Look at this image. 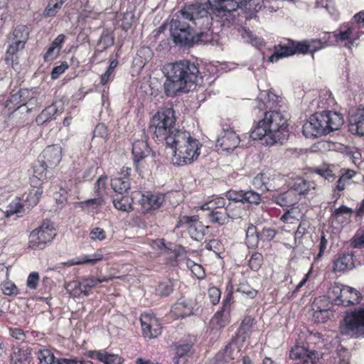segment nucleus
<instances>
[{
  "label": "nucleus",
  "instance_id": "nucleus-1",
  "mask_svg": "<svg viewBox=\"0 0 364 364\" xmlns=\"http://www.w3.org/2000/svg\"><path fill=\"white\" fill-rule=\"evenodd\" d=\"M280 97L272 92L262 91L258 97L257 107L266 110L262 119L250 132L253 140L264 139L267 146L282 144L288 139L289 129L287 119L278 109Z\"/></svg>",
  "mask_w": 364,
  "mask_h": 364
},
{
  "label": "nucleus",
  "instance_id": "nucleus-2",
  "mask_svg": "<svg viewBox=\"0 0 364 364\" xmlns=\"http://www.w3.org/2000/svg\"><path fill=\"white\" fill-rule=\"evenodd\" d=\"M208 9L202 4H191L185 6L173 15L170 33L175 44L193 46V26L200 29L211 27L213 18Z\"/></svg>",
  "mask_w": 364,
  "mask_h": 364
},
{
  "label": "nucleus",
  "instance_id": "nucleus-3",
  "mask_svg": "<svg viewBox=\"0 0 364 364\" xmlns=\"http://www.w3.org/2000/svg\"><path fill=\"white\" fill-rule=\"evenodd\" d=\"M166 81L164 93L168 97H174L179 92H188L193 86L203 82L198 65L184 60L168 64L164 68Z\"/></svg>",
  "mask_w": 364,
  "mask_h": 364
},
{
  "label": "nucleus",
  "instance_id": "nucleus-4",
  "mask_svg": "<svg viewBox=\"0 0 364 364\" xmlns=\"http://www.w3.org/2000/svg\"><path fill=\"white\" fill-rule=\"evenodd\" d=\"M166 146L171 155V163L177 166H182L192 164L200 154L201 144L199 141L193 138L190 132L183 130L179 132Z\"/></svg>",
  "mask_w": 364,
  "mask_h": 364
},
{
  "label": "nucleus",
  "instance_id": "nucleus-5",
  "mask_svg": "<svg viewBox=\"0 0 364 364\" xmlns=\"http://www.w3.org/2000/svg\"><path fill=\"white\" fill-rule=\"evenodd\" d=\"M343 122V116L336 112H316L304 124L302 132L306 138H317L339 129Z\"/></svg>",
  "mask_w": 364,
  "mask_h": 364
},
{
  "label": "nucleus",
  "instance_id": "nucleus-6",
  "mask_svg": "<svg viewBox=\"0 0 364 364\" xmlns=\"http://www.w3.org/2000/svg\"><path fill=\"white\" fill-rule=\"evenodd\" d=\"M175 111L172 107H163L151 119L149 131L159 141L163 142L165 147L183 129L176 127Z\"/></svg>",
  "mask_w": 364,
  "mask_h": 364
},
{
  "label": "nucleus",
  "instance_id": "nucleus-7",
  "mask_svg": "<svg viewBox=\"0 0 364 364\" xmlns=\"http://www.w3.org/2000/svg\"><path fill=\"white\" fill-rule=\"evenodd\" d=\"M255 0H208V10L210 9L215 17L219 18L221 26L229 28L235 20V13L238 8H242ZM209 12V11H208Z\"/></svg>",
  "mask_w": 364,
  "mask_h": 364
},
{
  "label": "nucleus",
  "instance_id": "nucleus-8",
  "mask_svg": "<svg viewBox=\"0 0 364 364\" xmlns=\"http://www.w3.org/2000/svg\"><path fill=\"white\" fill-rule=\"evenodd\" d=\"M360 36L359 24L350 21L341 25L335 31L325 34L322 41L325 43L324 48L343 43L346 48H351Z\"/></svg>",
  "mask_w": 364,
  "mask_h": 364
},
{
  "label": "nucleus",
  "instance_id": "nucleus-9",
  "mask_svg": "<svg viewBox=\"0 0 364 364\" xmlns=\"http://www.w3.org/2000/svg\"><path fill=\"white\" fill-rule=\"evenodd\" d=\"M53 223L48 220L34 229L29 235L28 247L32 250H43L50 242L55 235Z\"/></svg>",
  "mask_w": 364,
  "mask_h": 364
},
{
  "label": "nucleus",
  "instance_id": "nucleus-10",
  "mask_svg": "<svg viewBox=\"0 0 364 364\" xmlns=\"http://www.w3.org/2000/svg\"><path fill=\"white\" fill-rule=\"evenodd\" d=\"M132 154L134 165L138 172H141L146 168L149 159L151 162L154 161L156 156L155 152L149 147L146 139L136 140L132 145Z\"/></svg>",
  "mask_w": 364,
  "mask_h": 364
},
{
  "label": "nucleus",
  "instance_id": "nucleus-11",
  "mask_svg": "<svg viewBox=\"0 0 364 364\" xmlns=\"http://www.w3.org/2000/svg\"><path fill=\"white\" fill-rule=\"evenodd\" d=\"M108 279H109L107 277H103L102 279L91 277L83 279L81 281H71L66 284L65 289L67 293L73 297L79 298L81 296H85L89 294L92 288L100 283L107 282Z\"/></svg>",
  "mask_w": 364,
  "mask_h": 364
},
{
  "label": "nucleus",
  "instance_id": "nucleus-12",
  "mask_svg": "<svg viewBox=\"0 0 364 364\" xmlns=\"http://www.w3.org/2000/svg\"><path fill=\"white\" fill-rule=\"evenodd\" d=\"M186 226L191 237L195 240L200 241L203 239L208 226H205L199 220L198 215H184L179 218L176 228Z\"/></svg>",
  "mask_w": 364,
  "mask_h": 364
},
{
  "label": "nucleus",
  "instance_id": "nucleus-13",
  "mask_svg": "<svg viewBox=\"0 0 364 364\" xmlns=\"http://www.w3.org/2000/svg\"><path fill=\"white\" fill-rule=\"evenodd\" d=\"M232 206L233 204L229 203L225 208L210 211L208 215L210 221L212 223L224 225L229 223L230 219L233 220L240 218V214L234 211Z\"/></svg>",
  "mask_w": 364,
  "mask_h": 364
},
{
  "label": "nucleus",
  "instance_id": "nucleus-14",
  "mask_svg": "<svg viewBox=\"0 0 364 364\" xmlns=\"http://www.w3.org/2000/svg\"><path fill=\"white\" fill-rule=\"evenodd\" d=\"M35 97V92L28 89H21L16 93L11 95L6 102V107L9 109L16 111L22 106L26 105Z\"/></svg>",
  "mask_w": 364,
  "mask_h": 364
},
{
  "label": "nucleus",
  "instance_id": "nucleus-15",
  "mask_svg": "<svg viewBox=\"0 0 364 364\" xmlns=\"http://www.w3.org/2000/svg\"><path fill=\"white\" fill-rule=\"evenodd\" d=\"M240 144V138L231 127H223V132L217 140V146L227 151H233Z\"/></svg>",
  "mask_w": 364,
  "mask_h": 364
},
{
  "label": "nucleus",
  "instance_id": "nucleus-16",
  "mask_svg": "<svg viewBox=\"0 0 364 364\" xmlns=\"http://www.w3.org/2000/svg\"><path fill=\"white\" fill-rule=\"evenodd\" d=\"M137 194L140 196L139 201L145 213L159 209L164 200V197L161 194H154L149 191Z\"/></svg>",
  "mask_w": 364,
  "mask_h": 364
},
{
  "label": "nucleus",
  "instance_id": "nucleus-17",
  "mask_svg": "<svg viewBox=\"0 0 364 364\" xmlns=\"http://www.w3.org/2000/svg\"><path fill=\"white\" fill-rule=\"evenodd\" d=\"M45 162L48 167H55L62 159V148L60 145L53 144L48 146L38 156Z\"/></svg>",
  "mask_w": 364,
  "mask_h": 364
},
{
  "label": "nucleus",
  "instance_id": "nucleus-18",
  "mask_svg": "<svg viewBox=\"0 0 364 364\" xmlns=\"http://www.w3.org/2000/svg\"><path fill=\"white\" fill-rule=\"evenodd\" d=\"M131 171V168L123 167L119 176L111 179V186L115 194H125L130 188L129 175Z\"/></svg>",
  "mask_w": 364,
  "mask_h": 364
},
{
  "label": "nucleus",
  "instance_id": "nucleus-19",
  "mask_svg": "<svg viewBox=\"0 0 364 364\" xmlns=\"http://www.w3.org/2000/svg\"><path fill=\"white\" fill-rule=\"evenodd\" d=\"M355 267L354 255L351 252H339L333 260V271L334 272H344Z\"/></svg>",
  "mask_w": 364,
  "mask_h": 364
},
{
  "label": "nucleus",
  "instance_id": "nucleus-20",
  "mask_svg": "<svg viewBox=\"0 0 364 364\" xmlns=\"http://www.w3.org/2000/svg\"><path fill=\"white\" fill-rule=\"evenodd\" d=\"M290 189L301 199V196L306 197L309 194L314 195L315 193L316 184L314 181L299 177L293 181Z\"/></svg>",
  "mask_w": 364,
  "mask_h": 364
},
{
  "label": "nucleus",
  "instance_id": "nucleus-21",
  "mask_svg": "<svg viewBox=\"0 0 364 364\" xmlns=\"http://www.w3.org/2000/svg\"><path fill=\"white\" fill-rule=\"evenodd\" d=\"M274 176L270 170H263L253 178L252 184L256 189L262 192L271 191L274 188L272 185Z\"/></svg>",
  "mask_w": 364,
  "mask_h": 364
},
{
  "label": "nucleus",
  "instance_id": "nucleus-22",
  "mask_svg": "<svg viewBox=\"0 0 364 364\" xmlns=\"http://www.w3.org/2000/svg\"><path fill=\"white\" fill-rule=\"evenodd\" d=\"M340 326L342 335L350 337H364V320H343Z\"/></svg>",
  "mask_w": 364,
  "mask_h": 364
},
{
  "label": "nucleus",
  "instance_id": "nucleus-23",
  "mask_svg": "<svg viewBox=\"0 0 364 364\" xmlns=\"http://www.w3.org/2000/svg\"><path fill=\"white\" fill-rule=\"evenodd\" d=\"M325 43L322 39H312L311 41H294L293 48L295 50V54H306L308 53H315L324 48Z\"/></svg>",
  "mask_w": 364,
  "mask_h": 364
},
{
  "label": "nucleus",
  "instance_id": "nucleus-24",
  "mask_svg": "<svg viewBox=\"0 0 364 364\" xmlns=\"http://www.w3.org/2000/svg\"><path fill=\"white\" fill-rule=\"evenodd\" d=\"M271 200L273 203L283 208L291 207L296 204L300 200L299 197L290 188L280 193H274Z\"/></svg>",
  "mask_w": 364,
  "mask_h": 364
},
{
  "label": "nucleus",
  "instance_id": "nucleus-25",
  "mask_svg": "<svg viewBox=\"0 0 364 364\" xmlns=\"http://www.w3.org/2000/svg\"><path fill=\"white\" fill-rule=\"evenodd\" d=\"M294 41L287 39V42L283 44H279L275 46L274 52L268 58V61L271 63L277 62L279 59L289 57L295 54V50L293 48Z\"/></svg>",
  "mask_w": 364,
  "mask_h": 364
},
{
  "label": "nucleus",
  "instance_id": "nucleus-26",
  "mask_svg": "<svg viewBox=\"0 0 364 364\" xmlns=\"http://www.w3.org/2000/svg\"><path fill=\"white\" fill-rule=\"evenodd\" d=\"M348 127L353 134H364V108L358 109L350 117Z\"/></svg>",
  "mask_w": 364,
  "mask_h": 364
},
{
  "label": "nucleus",
  "instance_id": "nucleus-27",
  "mask_svg": "<svg viewBox=\"0 0 364 364\" xmlns=\"http://www.w3.org/2000/svg\"><path fill=\"white\" fill-rule=\"evenodd\" d=\"M348 291L347 286L334 282L327 291L328 298L334 304L341 305L343 303V297L346 296Z\"/></svg>",
  "mask_w": 364,
  "mask_h": 364
},
{
  "label": "nucleus",
  "instance_id": "nucleus-28",
  "mask_svg": "<svg viewBox=\"0 0 364 364\" xmlns=\"http://www.w3.org/2000/svg\"><path fill=\"white\" fill-rule=\"evenodd\" d=\"M198 309H194L193 306L185 301H177L174 304L171 310V313L176 318H185L188 316H196V311Z\"/></svg>",
  "mask_w": 364,
  "mask_h": 364
},
{
  "label": "nucleus",
  "instance_id": "nucleus-29",
  "mask_svg": "<svg viewBox=\"0 0 364 364\" xmlns=\"http://www.w3.org/2000/svg\"><path fill=\"white\" fill-rule=\"evenodd\" d=\"M144 337L154 338L161 333V323L159 320H140Z\"/></svg>",
  "mask_w": 364,
  "mask_h": 364
},
{
  "label": "nucleus",
  "instance_id": "nucleus-30",
  "mask_svg": "<svg viewBox=\"0 0 364 364\" xmlns=\"http://www.w3.org/2000/svg\"><path fill=\"white\" fill-rule=\"evenodd\" d=\"M289 357L292 360H301L304 363H308L309 360L313 362V360L315 359L316 352L309 350L303 346H296L290 350Z\"/></svg>",
  "mask_w": 364,
  "mask_h": 364
},
{
  "label": "nucleus",
  "instance_id": "nucleus-31",
  "mask_svg": "<svg viewBox=\"0 0 364 364\" xmlns=\"http://www.w3.org/2000/svg\"><path fill=\"white\" fill-rule=\"evenodd\" d=\"M33 175L31 178V183L33 186H37L38 181L43 182L46 180V173L47 169L50 168L47 165L41 160V158H38V159L33 164Z\"/></svg>",
  "mask_w": 364,
  "mask_h": 364
},
{
  "label": "nucleus",
  "instance_id": "nucleus-32",
  "mask_svg": "<svg viewBox=\"0 0 364 364\" xmlns=\"http://www.w3.org/2000/svg\"><path fill=\"white\" fill-rule=\"evenodd\" d=\"M59 113L57 102H53L46 107L37 116L36 122L38 125H43L45 123L55 119V116Z\"/></svg>",
  "mask_w": 364,
  "mask_h": 364
},
{
  "label": "nucleus",
  "instance_id": "nucleus-33",
  "mask_svg": "<svg viewBox=\"0 0 364 364\" xmlns=\"http://www.w3.org/2000/svg\"><path fill=\"white\" fill-rule=\"evenodd\" d=\"M237 350L235 353L231 344L227 345L225 348L218 352L215 355V364H232L236 359L235 354H237Z\"/></svg>",
  "mask_w": 364,
  "mask_h": 364
},
{
  "label": "nucleus",
  "instance_id": "nucleus-34",
  "mask_svg": "<svg viewBox=\"0 0 364 364\" xmlns=\"http://www.w3.org/2000/svg\"><path fill=\"white\" fill-rule=\"evenodd\" d=\"M112 203L117 210L129 212L133 210V199L125 194H115L112 196Z\"/></svg>",
  "mask_w": 364,
  "mask_h": 364
},
{
  "label": "nucleus",
  "instance_id": "nucleus-35",
  "mask_svg": "<svg viewBox=\"0 0 364 364\" xmlns=\"http://www.w3.org/2000/svg\"><path fill=\"white\" fill-rule=\"evenodd\" d=\"M11 361L13 364H31V350L28 348H14Z\"/></svg>",
  "mask_w": 364,
  "mask_h": 364
},
{
  "label": "nucleus",
  "instance_id": "nucleus-36",
  "mask_svg": "<svg viewBox=\"0 0 364 364\" xmlns=\"http://www.w3.org/2000/svg\"><path fill=\"white\" fill-rule=\"evenodd\" d=\"M9 45L6 51L5 60L8 64H13L18 59L17 53L23 50L25 45L21 43L19 41L18 42H15L9 40Z\"/></svg>",
  "mask_w": 364,
  "mask_h": 364
},
{
  "label": "nucleus",
  "instance_id": "nucleus-37",
  "mask_svg": "<svg viewBox=\"0 0 364 364\" xmlns=\"http://www.w3.org/2000/svg\"><path fill=\"white\" fill-rule=\"evenodd\" d=\"M29 36V28L25 25L17 26L9 38V41L15 42L21 41L23 45L26 44Z\"/></svg>",
  "mask_w": 364,
  "mask_h": 364
},
{
  "label": "nucleus",
  "instance_id": "nucleus-38",
  "mask_svg": "<svg viewBox=\"0 0 364 364\" xmlns=\"http://www.w3.org/2000/svg\"><path fill=\"white\" fill-rule=\"evenodd\" d=\"M105 204L103 196H97L95 198L87 199L77 203V206L82 210L90 212Z\"/></svg>",
  "mask_w": 364,
  "mask_h": 364
},
{
  "label": "nucleus",
  "instance_id": "nucleus-39",
  "mask_svg": "<svg viewBox=\"0 0 364 364\" xmlns=\"http://www.w3.org/2000/svg\"><path fill=\"white\" fill-rule=\"evenodd\" d=\"M26 213V210L23 203L21 202L19 198L16 197L9 204L7 210L4 212V215L6 218H9L15 214L21 216Z\"/></svg>",
  "mask_w": 364,
  "mask_h": 364
},
{
  "label": "nucleus",
  "instance_id": "nucleus-40",
  "mask_svg": "<svg viewBox=\"0 0 364 364\" xmlns=\"http://www.w3.org/2000/svg\"><path fill=\"white\" fill-rule=\"evenodd\" d=\"M38 358L40 364H65L63 360L66 358H56L48 349H41L38 351Z\"/></svg>",
  "mask_w": 364,
  "mask_h": 364
},
{
  "label": "nucleus",
  "instance_id": "nucleus-41",
  "mask_svg": "<svg viewBox=\"0 0 364 364\" xmlns=\"http://www.w3.org/2000/svg\"><path fill=\"white\" fill-rule=\"evenodd\" d=\"M259 240V236L257 227L249 223L246 229V245L249 248L255 247L257 245Z\"/></svg>",
  "mask_w": 364,
  "mask_h": 364
},
{
  "label": "nucleus",
  "instance_id": "nucleus-42",
  "mask_svg": "<svg viewBox=\"0 0 364 364\" xmlns=\"http://www.w3.org/2000/svg\"><path fill=\"white\" fill-rule=\"evenodd\" d=\"M262 202V196L257 191L250 188L248 190H244L242 197V204H250L254 205H258Z\"/></svg>",
  "mask_w": 364,
  "mask_h": 364
},
{
  "label": "nucleus",
  "instance_id": "nucleus-43",
  "mask_svg": "<svg viewBox=\"0 0 364 364\" xmlns=\"http://www.w3.org/2000/svg\"><path fill=\"white\" fill-rule=\"evenodd\" d=\"M347 288L348 292L346 294V296H343V303H342L341 305L348 306L351 305L358 304L360 301L361 294H360L359 291H358L357 290L352 287H347Z\"/></svg>",
  "mask_w": 364,
  "mask_h": 364
},
{
  "label": "nucleus",
  "instance_id": "nucleus-44",
  "mask_svg": "<svg viewBox=\"0 0 364 364\" xmlns=\"http://www.w3.org/2000/svg\"><path fill=\"white\" fill-rule=\"evenodd\" d=\"M103 259V255L101 252H95L91 255H82L77 258L76 260L73 259L72 264H94L97 262L101 261Z\"/></svg>",
  "mask_w": 364,
  "mask_h": 364
},
{
  "label": "nucleus",
  "instance_id": "nucleus-45",
  "mask_svg": "<svg viewBox=\"0 0 364 364\" xmlns=\"http://www.w3.org/2000/svg\"><path fill=\"white\" fill-rule=\"evenodd\" d=\"M97 360L105 363V364H121L122 358L118 355L108 354L107 353H101L99 351L92 352Z\"/></svg>",
  "mask_w": 364,
  "mask_h": 364
},
{
  "label": "nucleus",
  "instance_id": "nucleus-46",
  "mask_svg": "<svg viewBox=\"0 0 364 364\" xmlns=\"http://www.w3.org/2000/svg\"><path fill=\"white\" fill-rule=\"evenodd\" d=\"M226 206V201L223 197H216L203 204L201 209L210 212L212 210H219V208H225Z\"/></svg>",
  "mask_w": 364,
  "mask_h": 364
},
{
  "label": "nucleus",
  "instance_id": "nucleus-47",
  "mask_svg": "<svg viewBox=\"0 0 364 364\" xmlns=\"http://www.w3.org/2000/svg\"><path fill=\"white\" fill-rule=\"evenodd\" d=\"M173 284L171 281L160 282L156 287L155 291L156 295L161 297H167L173 291Z\"/></svg>",
  "mask_w": 364,
  "mask_h": 364
},
{
  "label": "nucleus",
  "instance_id": "nucleus-48",
  "mask_svg": "<svg viewBox=\"0 0 364 364\" xmlns=\"http://www.w3.org/2000/svg\"><path fill=\"white\" fill-rule=\"evenodd\" d=\"M114 42V36L107 32H103L98 42V50L104 51L107 48L111 47Z\"/></svg>",
  "mask_w": 364,
  "mask_h": 364
},
{
  "label": "nucleus",
  "instance_id": "nucleus-49",
  "mask_svg": "<svg viewBox=\"0 0 364 364\" xmlns=\"http://www.w3.org/2000/svg\"><path fill=\"white\" fill-rule=\"evenodd\" d=\"M210 28L205 31H201L196 35L193 33V46L205 44L212 41V33L209 31Z\"/></svg>",
  "mask_w": 364,
  "mask_h": 364
},
{
  "label": "nucleus",
  "instance_id": "nucleus-50",
  "mask_svg": "<svg viewBox=\"0 0 364 364\" xmlns=\"http://www.w3.org/2000/svg\"><path fill=\"white\" fill-rule=\"evenodd\" d=\"M263 263V256L261 253L253 252L248 261L250 268L253 271H257Z\"/></svg>",
  "mask_w": 364,
  "mask_h": 364
},
{
  "label": "nucleus",
  "instance_id": "nucleus-51",
  "mask_svg": "<svg viewBox=\"0 0 364 364\" xmlns=\"http://www.w3.org/2000/svg\"><path fill=\"white\" fill-rule=\"evenodd\" d=\"M192 348V345L189 343H184L176 346L175 348V357L176 359V363H178L179 358L186 355Z\"/></svg>",
  "mask_w": 364,
  "mask_h": 364
},
{
  "label": "nucleus",
  "instance_id": "nucleus-52",
  "mask_svg": "<svg viewBox=\"0 0 364 364\" xmlns=\"http://www.w3.org/2000/svg\"><path fill=\"white\" fill-rule=\"evenodd\" d=\"M244 190H229L225 194L226 198L235 203H242Z\"/></svg>",
  "mask_w": 364,
  "mask_h": 364
},
{
  "label": "nucleus",
  "instance_id": "nucleus-53",
  "mask_svg": "<svg viewBox=\"0 0 364 364\" xmlns=\"http://www.w3.org/2000/svg\"><path fill=\"white\" fill-rule=\"evenodd\" d=\"M310 226V223L308 221H301L294 234L295 241L300 242L303 236L306 233L307 230Z\"/></svg>",
  "mask_w": 364,
  "mask_h": 364
},
{
  "label": "nucleus",
  "instance_id": "nucleus-54",
  "mask_svg": "<svg viewBox=\"0 0 364 364\" xmlns=\"http://www.w3.org/2000/svg\"><path fill=\"white\" fill-rule=\"evenodd\" d=\"M23 203L26 212H28L31 208L37 205L38 203V197L33 194V191H30L26 198L23 199Z\"/></svg>",
  "mask_w": 364,
  "mask_h": 364
},
{
  "label": "nucleus",
  "instance_id": "nucleus-55",
  "mask_svg": "<svg viewBox=\"0 0 364 364\" xmlns=\"http://www.w3.org/2000/svg\"><path fill=\"white\" fill-rule=\"evenodd\" d=\"M118 65L117 60H113L110 62L106 72L101 75V83L105 85L109 80L110 76L113 73L115 68Z\"/></svg>",
  "mask_w": 364,
  "mask_h": 364
},
{
  "label": "nucleus",
  "instance_id": "nucleus-56",
  "mask_svg": "<svg viewBox=\"0 0 364 364\" xmlns=\"http://www.w3.org/2000/svg\"><path fill=\"white\" fill-rule=\"evenodd\" d=\"M205 247L207 250H212L217 255L221 253L224 250L222 242L216 239L210 240Z\"/></svg>",
  "mask_w": 364,
  "mask_h": 364
},
{
  "label": "nucleus",
  "instance_id": "nucleus-57",
  "mask_svg": "<svg viewBox=\"0 0 364 364\" xmlns=\"http://www.w3.org/2000/svg\"><path fill=\"white\" fill-rule=\"evenodd\" d=\"M61 6L57 3H53V0L49 2L43 11V16L45 17H52L56 15L58 11L61 9Z\"/></svg>",
  "mask_w": 364,
  "mask_h": 364
},
{
  "label": "nucleus",
  "instance_id": "nucleus-58",
  "mask_svg": "<svg viewBox=\"0 0 364 364\" xmlns=\"http://www.w3.org/2000/svg\"><path fill=\"white\" fill-rule=\"evenodd\" d=\"M3 294L6 296H16L19 294L18 287L11 282H6L2 286Z\"/></svg>",
  "mask_w": 364,
  "mask_h": 364
},
{
  "label": "nucleus",
  "instance_id": "nucleus-59",
  "mask_svg": "<svg viewBox=\"0 0 364 364\" xmlns=\"http://www.w3.org/2000/svg\"><path fill=\"white\" fill-rule=\"evenodd\" d=\"M208 295L211 304L213 305H216L220 301L221 291L220 289L215 287H212L208 289Z\"/></svg>",
  "mask_w": 364,
  "mask_h": 364
},
{
  "label": "nucleus",
  "instance_id": "nucleus-60",
  "mask_svg": "<svg viewBox=\"0 0 364 364\" xmlns=\"http://www.w3.org/2000/svg\"><path fill=\"white\" fill-rule=\"evenodd\" d=\"M315 172L329 181H333L336 178V176L333 171L328 167L325 166L321 168H316Z\"/></svg>",
  "mask_w": 364,
  "mask_h": 364
},
{
  "label": "nucleus",
  "instance_id": "nucleus-61",
  "mask_svg": "<svg viewBox=\"0 0 364 364\" xmlns=\"http://www.w3.org/2000/svg\"><path fill=\"white\" fill-rule=\"evenodd\" d=\"M106 176H101L95 183L94 192L96 196H103L101 190H104L106 187Z\"/></svg>",
  "mask_w": 364,
  "mask_h": 364
},
{
  "label": "nucleus",
  "instance_id": "nucleus-62",
  "mask_svg": "<svg viewBox=\"0 0 364 364\" xmlns=\"http://www.w3.org/2000/svg\"><path fill=\"white\" fill-rule=\"evenodd\" d=\"M90 236L92 240L102 241L106 238V232L102 228L96 227L91 230Z\"/></svg>",
  "mask_w": 364,
  "mask_h": 364
},
{
  "label": "nucleus",
  "instance_id": "nucleus-63",
  "mask_svg": "<svg viewBox=\"0 0 364 364\" xmlns=\"http://www.w3.org/2000/svg\"><path fill=\"white\" fill-rule=\"evenodd\" d=\"M39 281V274L36 272H32L29 274L26 284L27 287L31 289H36L37 288Z\"/></svg>",
  "mask_w": 364,
  "mask_h": 364
},
{
  "label": "nucleus",
  "instance_id": "nucleus-64",
  "mask_svg": "<svg viewBox=\"0 0 364 364\" xmlns=\"http://www.w3.org/2000/svg\"><path fill=\"white\" fill-rule=\"evenodd\" d=\"M350 246L353 248H364V232L356 234L351 240Z\"/></svg>",
  "mask_w": 364,
  "mask_h": 364
}]
</instances>
